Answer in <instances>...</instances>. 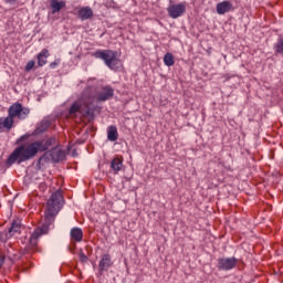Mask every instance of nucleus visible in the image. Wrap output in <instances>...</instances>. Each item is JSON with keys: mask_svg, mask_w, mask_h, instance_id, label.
<instances>
[{"mask_svg": "<svg viewBox=\"0 0 283 283\" xmlns=\"http://www.w3.org/2000/svg\"><path fill=\"white\" fill-rule=\"evenodd\" d=\"M80 261L83 262V263L87 262V255H85V253L82 252L80 254Z\"/></svg>", "mask_w": 283, "mask_h": 283, "instance_id": "25", "label": "nucleus"}, {"mask_svg": "<svg viewBox=\"0 0 283 283\" xmlns=\"http://www.w3.org/2000/svg\"><path fill=\"white\" fill-rule=\"evenodd\" d=\"M274 52L275 54H281V56H283V38H280L274 44Z\"/></svg>", "mask_w": 283, "mask_h": 283, "instance_id": "21", "label": "nucleus"}, {"mask_svg": "<svg viewBox=\"0 0 283 283\" xmlns=\"http://www.w3.org/2000/svg\"><path fill=\"white\" fill-rule=\"evenodd\" d=\"M30 138V135H22L19 139L18 143H23V140H28Z\"/></svg>", "mask_w": 283, "mask_h": 283, "instance_id": "26", "label": "nucleus"}, {"mask_svg": "<svg viewBox=\"0 0 283 283\" xmlns=\"http://www.w3.org/2000/svg\"><path fill=\"white\" fill-rule=\"evenodd\" d=\"M54 139H41L30 144H22L18 146L8 157L7 165L12 166L14 164L21 165L27 160H32L39 153L48 151L52 147Z\"/></svg>", "mask_w": 283, "mask_h": 283, "instance_id": "1", "label": "nucleus"}, {"mask_svg": "<svg viewBox=\"0 0 283 283\" xmlns=\"http://www.w3.org/2000/svg\"><path fill=\"white\" fill-rule=\"evenodd\" d=\"M50 6L52 9V14H56V12H61L63 8H65L66 2L65 0L59 1V0H50Z\"/></svg>", "mask_w": 283, "mask_h": 283, "instance_id": "14", "label": "nucleus"}, {"mask_svg": "<svg viewBox=\"0 0 283 283\" xmlns=\"http://www.w3.org/2000/svg\"><path fill=\"white\" fill-rule=\"evenodd\" d=\"M50 156L51 160L53 163H61V160H65V150L61 149V147H54L49 153L44 154L42 157H40L41 160L45 159V156Z\"/></svg>", "mask_w": 283, "mask_h": 283, "instance_id": "8", "label": "nucleus"}, {"mask_svg": "<svg viewBox=\"0 0 283 283\" xmlns=\"http://www.w3.org/2000/svg\"><path fill=\"white\" fill-rule=\"evenodd\" d=\"M63 202L64 200L61 191H55L51 195V197L46 201L44 222L42 223V227L35 229L30 237V243L33 244V247H35L36 240H39L41 235H45L48 231H50V227L54 224V219L61 211Z\"/></svg>", "mask_w": 283, "mask_h": 283, "instance_id": "2", "label": "nucleus"}, {"mask_svg": "<svg viewBox=\"0 0 283 283\" xmlns=\"http://www.w3.org/2000/svg\"><path fill=\"white\" fill-rule=\"evenodd\" d=\"M60 63H61V60H55L54 62H52L50 64L51 70H55V67H57Z\"/></svg>", "mask_w": 283, "mask_h": 283, "instance_id": "24", "label": "nucleus"}, {"mask_svg": "<svg viewBox=\"0 0 283 283\" xmlns=\"http://www.w3.org/2000/svg\"><path fill=\"white\" fill-rule=\"evenodd\" d=\"M109 266H112V256L104 254L99 261V271H108Z\"/></svg>", "mask_w": 283, "mask_h": 283, "instance_id": "15", "label": "nucleus"}, {"mask_svg": "<svg viewBox=\"0 0 283 283\" xmlns=\"http://www.w3.org/2000/svg\"><path fill=\"white\" fill-rule=\"evenodd\" d=\"M4 262H6V256L0 255V269L3 266Z\"/></svg>", "mask_w": 283, "mask_h": 283, "instance_id": "27", "label": "nucleus"}, {"mask_svg": "<svg viewBox=\"0 0 283 283\" xmlns=\"http://www.w3.org/2000/svg\"><path fill=\"white\" fill-rule=\"evenodd\" d=\"M90 87L85 88L83 98L75 101L70 109L69 114L71 118H76V114H85L86 116H90L92 114V109H94V106L92 105V101L90 97H86L85 94L90 92Z\"/></svg>", "mask_w": 283, "mask_h": 283, "instance_id": "3", "label": "nucleus"}, {"mask_svg": "<svg viewBox=\"0 0 283 283\" xmlns=\"http://www.w3.org/2000/svg\"><path fill=\"white\" fill-rule=\"evenodd\" d=\"M92 101V105L94 106V101L97 103H105V101H109V98H114V90L112 86L106 85L103 86L94 96H88Z\"/></svg>", "mask_w": 283, "mask_h": 283, "instance_id": "6", "label": "nucleus"}, {"mask_svg": "<svg viewBox=\"0 0 283 283\" xmlns=\"http://www.w3.org/2000/svg\"><path fill=\"white\" fill-rule=\"evenodd\" d=\"M111 169L114 171V174H118V171L123 169V160H120L119 158H114L111 161Z\"/></svg>", "mask_w": 283, "mask_h": 283, "instance_id": "19", "label": "nucleus"}, {"mask_svg": "<svg viewBox=\"0 0 283 283\" xmlns=\"http://www.w3.org/2000/svg\"><path fill=\"white\" fill-rule=\"evenodd\" d=\"M39 189H40V191H42V192H44V191H46L48 190V182H41L40 185H39Z\"/></svg>", "mask_w": 283, "mask_h": 283, "instance_id": "23", "label": "nucleus"}, {"mask_svg": "<svg viewBox=\"0 0 283 283\" xmlns=\"http://www.w3.org/2000/svg\"><path fill=\"white\" fill-rule=\"evenodd\" d=\"M8 115L11 120H14L15 118H18L19 120H25V118L30 116V108L17 102L9 107Z\"/></svg>", "mask_w": 283, "mask_h": 283, "instance_id": "5", "label": "nucleus"}, {"mask_svg": "<svg viewBox=\"0 0 283 283\" xmlns=\"http://www.w3.org/2000/svg\"><path fill=\"white\" fill-rule=\"evenodd\" d=\"M35 62L34 61H29L25 65V72H30L31 70L34 69Z\"/></svg>", "mask_w": 283, "mask_h": 283, "instance_id": "22", "label": "nucleus"}, {"mask_svg": "<svg viewBox=\"0 0 283 283\" xmlns=\"http://www.w3.org/2000/svg\"><path fill=\"white\" fill-rule=\"evenodd\" d=\"M21 232V222L20 221H13L8 232H2L0 235V239L3 240V235H6V240L9 238H12L15 233Z\"/></svg>", "mask_w": 283, "mask_h": 283, "instance_id": "10", "label": "nucleus"}, {"mask_svg": "<svg viewBox=\"0 0 283 283\" xmlns=\"http://www.w3.org/2000/svg\"><path fill=\"white\" fill-rule=\"evenodd\" d=\"M233 10V3L230 1H222L217 4V12L219 14H227V12H231Z\"/></svg>", "mask_w": 283, "mask_h": 283, "instance_id": "13", "label": "nucleus"}, {"mask_svg": "<svg viewBox=\"0 0 283 283\" xmlns=\"http://www.w3.org/2000/svg\"><path fill=\"white\" fill-rule=\"evenodd\" d=\"M164 63L167 65V67H171L176 63V60H174V54L166 53L164 56Z\"/></svg>", "mask_w": 283, "mask_h": 283, "instance_id": "20", "label": "nucleus"}, {"mask_svg": "<svg viewBox=\"0 0 283 283\" xmlns=\"http://www.w3.org/2000/svg\"><path fill=\"white\" fill-rule=\"evenodd\" d=\"M95 59H102L105 62V65L109 70H118L120 65V60H118V52L112 50L96 51L94 53Z\"/></svg>", "mask_w": 283, "mask_h": 283, "instance_id": "4", "label": "nucleus"}, {"mask_svg": "<svg viewBox=\"0 0 283 283\" xmlns=\"http://www.w3.org/2000/svg\"><path fill=\"white\" fill-rule=\"evenodd\" d=\"M168 15L170 19H179V17H182L185 12H187V2H181L178 4H170L167 8Z\"/></svg>", "mask_w": 283, "mask_h": 283, "instance_id": "7", "label": "nucleus"}, {"mask_svg": "<svg viewBox=\"0 0 283 283\" xmlns=\"http://www.w3.org/2000/svg\"><path fill=\"white\" fill-rule=\"evenodd\" d=\"M77 17L81 21H87L94 17V11L90 7H80L77 10Z\"/></svg>", "mask_w": 283, "mask_h": 283, "instance_id": "11", "label": "nucleus"}, {"mask_svg": "<svg viewBox=\"0 0 283 283\" xmlns=\"http://www.w3.org/2000/svg\"><path fill=\"white\" fill-rule=\"evenodd\" d=\"M50 56V51L48 49H43L39 54H38V65L40 67H43L48 63V57Z\"/></svg>", "mask_w": 283, "mask_h": 283, "instance_id": "18", "label": "nucleus"}, {"mask_svg": "<svg viewBox=\"0 0 283 283\" xmlns=\"http://www.w3.org/2000/svg\"><path fill=\"white\" fill-rule=\"evenodd\" d=\"M14 127V119H11L9 115L7 117H0V134L2 132H10Z\"/></svg>", "mask_w": 283, "mask_h": 283, "instance_id": "12", "label": "nucleus"}, {"mask_svg": "<svg viewBox=\"0 0 283 283\" xmlns=\"http://www.w3.org/2000/svg\"><path fill=\"white\" fill-rule=\"evenodd\" d=\"M73 242H83V230L81 228H73L70 232Z\"/></svg>", "mask_w": 283, "mask_h": 283, "instance_id": "17", "label": "nucleus"}, {"mask_svg": "<svg viewBox=\"0 0 283 283\" xmlns=\"http://www.w3.org/2000/svg\"><path fill=\"white\" fill-rule=\"evenodd\" d=\"M238 264V259L235 256L232 258H222L218 260V270L219 271H231V269H235Z\"/></svg>", "mask_w": 283, "mask_h": 283, "instance_id": "9", "label": "nucleus"}, {"mask_svg": "<svg viewBox=\"0 0 283 283\" xmlns=\"http://www.w3.org/2000/svg\"><path fill=\"white\" fill-rule=\"evenodd\" d=\"M107 139L111 143H116L118 140V128L115 125L108 126L107 128Z\"/></svg>", "mask_w": 283, "mask_h": 283, "instance_id": "16", "label": "nucleus"}]
</instances>
